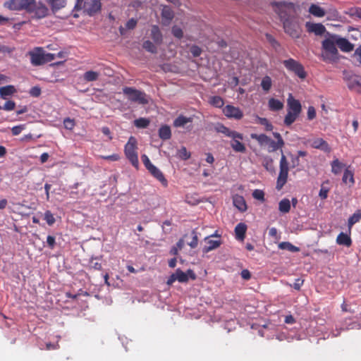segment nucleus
Wrapping results in <instances>:
<instances>
[{"instance_id":"obj_34","label":"nucleus","mask_w":361,"mask_h":361,"mask_svg":"<svg viewBox=\"0 0 361 361\" xmlns=\"http://www.w3.org/2000/svg\"><path fill=\"white\" fill-rule=\"evenodd\" d=\"M361 220V210L356 211L349 219L348 226L349 228Z\"/></svg>"},{"instance_id":"obj_40","label":"nucleus","mask_w":361,"mask_h":361,"mask_svg":"<svg viewBox=\"0 0 361 361\" xmlns=\"http://www.w3.org/2000/svg\"><path fill=\"white\" fill-rule=\"evenodd\" d=\"M209 103L217 108H221L224 104L223 99L219 96L211 97L209 99Z\"/></svg>"},{"instance_id":"obj_38","label":"nucleus","mask_w":361,"mask_h":361,"mask_svg":"<svg viewBox=\"0 0 361 361\" xmlns=\"http://www.w3.org/2000/svg\"><path fill=\"white\" fill-rule=\"evenodd\" d=\"M279 247L281 250H287L293 252L299 251V248L298 247L294 246L289 242L280 243L279 244Z\"/></svg>"},{"instance_id":"obj_43","label":"nucleus","mask_w":361,"mask_h":361,"mask_svg":"<svg viewBox=\"0 0 361 361\" xmlns=\"http://www.w3.org/2000/svg\"><path fill=\"white\" fill-rule=\"evenodd\" d=\"M134 124L140 128H145L149 124V121L145 118H140L134 121Z\"/></svg>"},{"instance_id":"obj_50","label":"nucleus","mask_w":361,"mask_h":361,"mask_svg":"<svg viewBox=\"0 0 361 361\" xmlns=\"http://www.w3.org/2000/svg\"><path fill=\"white\" fill-rule=\"evenodd\" d=\"M192 239L190 242L188 243V244L191 248H195L197 246L198 244V237L195 231H192Z\"/></svg>"},{"instance_id":"obj_61","label":"nucleus","mask_w":361,"mask_h":361,"mask_svg":"<svg viewBox=\"0 0 361 361\" xmlns=\"http://www.w3.org/2000/svg\"><path fill=\"white\" fill-rule=\"evenodd\" d=\"M41 93V90L39 87L35 86L30 89V94L32 97H38Z\"/></svg>"},{"instance_id":"obj_44","label":"nucleus","mask_w":361,"mask_h":361,"mask_svg":"<svg viewBox=\"0 0 361 361\" xmlns=\"http://www.w3.org/2000/svg\"><path fill=\"white\" fill-rule=\"evenodd\" d=\"M267 145H268V151L271 152L281 148L284 145H279L278 142H274L269 138V141L267 142Z\"/></svg>"},{"instance_id":"obj_49","label":"nucleus","mask_w":361,"mask_h":361,"mask_svg":"<svg viewBox=\"0 0 361 361\" xmlns=\"http://www.w3.org/2000/svg\"><path fill=\"white\" fill-rule=\"evenodd\" d=\"M44 219L49 226L53 225L55 222V218L50 211H47L44 213Z\"/></svg>"},{"instance_id":"obj_33","label":"nucleus","mask_w":361,"mask_h":361,"mask_svg":"<svg viewBox=\"0 0 361 361\" xmlns=\"http://www.w3.org/2000/svg\"><path fill=\"white\" fill-rule=\"evenodd\" d=\"M331 171L336 175L339 174L341 172L343 168L344 167V165L338 159H334L331 162Z\"/></svg>"},{"instance_id":"obj_23","label":"nucleus","mask_w":361,"mask_h":361,"mask_svg":"<svg viewBox=\"0 0 361 361\" xmlns=\"http://www.w3.org/2000/svg\"><path fill=\"white\" fill-rule=\"evenodd\" d=\"M233 204L240 211L244 212L247 209V205L244 198L240 195H235L233 197Z\"/></svg>"},{"instance_id":"obj_22","label":"nucleus","mask_w":361,"mask_h":361,"mask_svg":"<svg viewBox=\"0 0 361 361\" xmlns=\"http://www.w3.org/2000/svg\"><path fill=\"white\" fill-rule=\"evenodd\" d=\"M151 37L157 44H161L163 41L162 34L157 25H153L151 29Z\"/></svg>"},{"instance_id":"obj_32","label":"nucleus","mask_w":361,"mask_h":361,"mask_svg":"<svg viewBox=\"0 0 361 361\" xmlns=\"http://www.w3.org/2000/svg\"><path fill=\"white\" fill-rule=\"evenodd\" d=\"M252 139L257 140L260 145H267V142L269 141V137L264 134H255L252 133L250 135Z\"/></svg>"},{"instance_id":"obj_8","label":"nucleus","mask_w":361,"mask_h":361,"mask_svg":"<svg viewBox=\"0 0 361 361\" xmlns=\"http://www.w3.org/2000/svg\"><path fill=\"white\" fill-rule=\"evenodd\" d=\"M288 173V163L284 154H282L280 160V172L277 179L276 188L281 190L287 180Z\"/></svg>"},{"instance_id":"obj_28","label":"nucleus","mask_w":361,"mask_h":361,"mask_svg":"<svg viewBox=\"0 0 361 361\" xmlns=\"http://www.w3.org/2000/svg\"><path fill=\"white\" fill-rule=\"evenodd\" d=\"M336 243L339 245L349 247L351 245V239L347 234L341 233L336 238Z\"/></svg>"},{"instance_id":"obj_53","label":"nucleus","mask_w":361,"mask_h":361,"mask_svg":"<svg viewBox=\"0 0 361 361\" xmlns=\"http://www.w3.org/2000/svg\"><path fill=\"white\" fill-rule=\"evenodd\" d=\"M190 51L193 56L197 57L200 55L202 50L197 46H192L190 49Z\"/></svg>"},{"instance_id":"obj_35","label":"nucleus","mask_w":361,"mask_h":361,"mask_svg":"<svg viewBox=\"0 0 361 361\" xmlns=\"http://www.w3.org/2000/svg\"><path fill=\"white\" fill-rule=\"evenodd\" d=\"M269 106L271 110L279 111L283 109V104L278 99L271 98L269 101Z\"/></svg>"},{"instance_id":"obj_4","label":"nucleus","mask_w":361,"mask_h":361,"mask_svg":"<svg viewBox=\"0 0 361 361\" xmlns=\"http://www.w3.org/2000/svg\"><path fill=\"white\" fill-rule=\"evenodd\" d=\"M35 2V0H8L4 3V6L10 11L25 10L30 12Z\"/></svg>"},{"instance_id":"obj_29","label":"nucleus","mask_w":361,"mask_h":361,"mask_svg":"<svg viewBox=\"0 0 361 361\" xmlns=\"http://www.w3.org/2000/svg\"><path fill=\"white\" fill-rule=\"evenodd\" d=\"M246 229L247 227L245 224L242 223L238 224L235 228L236 238L240 240H243L245 238Z\"/></svg>"},{"instance_id":"obj_42","label":"nucleus","mask_w":361,"mask_h":361,"mask_svg":"<svg viewBox=\"0 0 361 361\" xmlns=\"http://www.w3.org/2000/svg\"><path fill=\"white\" fill-rule=\"evenodd\" d=\"M257 123L264 126L265 130L271 131L273 130V126L265 118L257 117Z\"/></svg>"},{"instance_id":"obj_19","label":"nucleus","mask_w":361,"mask_h":361,"mask_svg":"<svg viewBox=\"0 0 361 361\" xmlns=\"http://www.w3.org/2000/svg\"><path fill=\"white\" fill-rule=\"evenodd\" d=\"M348 87L351 90L361 92V78L357 76L351 77L348 81Z\"/></svg>"},{"instance_id":"obj_17","label":"nucleus","mask_w":361,"mask_h":361,"mask_svg":"<svg viewBox=\"0 0 361 361\" xmlns=\"http://www.w3.org/2000/svg\"><path fill=\"white\" fill-rule=\"evenodd\" d=\"M287 103L289 111L300 114L301 111V104L298 100L295 99L291 94H289Z\"/></svg>"},{"instance_id":"obj_48","label":"nucleus","mask_w":361,"mask_h":361,"mask_svg":"<svg viewBox=\"0 0 361 361\" xmlns=\"http://www.w3.org/2000/svg\"><path fill=\"white\" fill-rule=\"evenodd\" d=\"M143 47L147 51L151 52V53H156L157 52V47L155 45L150 41L147 40L143 43Z\"/></svg>"},{"instance_id":"obj_18","label":"nucleus","mask_w":361,"mask_h":361,"mask_svg":"<svg viewBox=\"0 0 361 361\" xmlns=\"http://www.w3.org/2000/svg\"><path fill=\"white\" fill-rule=\"evenodd\" d=\"M204 241H205L206 245L204 246V247L202 249V251L204 253H207L214 249H216L221 244V240H211V239H209V237H206L204 238Z\"/></svg>"},{"instance_id":"obj_7","label":"nucleus","mask_w":361,"mask_h":361,"mask_svg":"<svg viewBox=\"0 0 361 361\" xmlns=\"http://www.w3.org/2000/svg\"><path fill=\"white\" fill-rule=\"evenodd\" d=\"M189 278L195 279L196 276L191 269H188L186 272H183L180 269H178L175 273L171 275L167 281L168 285H171L176 281L180 283H186L188 281Z\"/></svg>"},{"instance_id":"obj_27","label":"nucleus","mask_w":361,"mask_h":361,"mask_svg":"<svg viewBox=\"0 0 361 361\" xmlns=\"http://www.w3.org/2000/svg\"><path fill=\"white\" fill-rule=\"evenodd\" d=\"M48 4L51 6L53 11H58L66 4V0H47Z\"/></svg>"},{"instance_id":"obj_57","label":"nucleus","mask_w":361,"mask_h":361,"mask_svg":"<svg viewBox=\"0 0 361 361\" xmlns=\"http://www.w3.org/2000/svg\"><path fill=\"white\" fill-rule=\"evenodd\" d=\"M353 58L357 62L361 63V45L356 49L353 55Z\"/></svg>"},{"instance_id":"obj_51","label":"nucleus","mask_w":361,"mask_h":361,"mask_svg":"<svg viewBox=\"0 0 361 361\" xmlns=\"http://www.w3.org/2000/svg\"><path fill=\"white\" fill-rule=\"evenodd\" d=\"M172 33L177 38H181L183 35V30L176 25L172 27Z\"/></svg>"},{"instance_id":"obj_6","label":"nucleus","mask_w":361,"mask_h":361,"mask_svg":"<svg viewBox=\"0 0 361 361\" xmlns=\"http://www.w3.org/2000/svg\"><path fill=\"white\" fill-rule=\"evenodd\" d=\"M123 92L128 97V99L132 102L142 104L148 103L147 95L141 91L132 87H125L123 88Z\"/></svg>"},{"instance_id":"obj_9","label":"nucleus","mask_w":361,"mask_h":361,"mask_svg":"<svg viewBox=\"0 0 361 361\" xmlns=\"http://www.w3.org/2000/svg\"><path fill=\"white\" fill-rule=\"evenodd\" d=\"M283 64L286 68L293 71L299 78L303 79L306 76V73L304 71L302 66L294 59H290L285 60Z\"/></svg>"},{"instance_id":"obj_58","label":"nucleus","mask_w":361,"mask_h":361,"mask_svg":"<svg viewBox=\"0 0 361 361\" xmlns=\"http://www.w3.org/2000/svg\"><path fill=\"white\" fill-rule=\"evenodd\" d=\"M15 102L13 101H8L3 106V109L6 111H11L15 108Z\"/></svg>"},{"instance_id":"obj_31","label":"nucleus","mask_w":361,"mask_h":361,"mask_svg":"<svg viewBox=\"0 0 361 361\" xmlns=\"http://www.w3.org/2000/svg\"><path fill=\"white\" fill-rule=\"evenodd\" d=\"M233 140L231 142V145L233 150L238 152H244L245 151V145L240 142V139L232 138Z\"/></svg>"},{"instance_id":"obj_10","label":"nucleus","mask_w":361,"mask_h":361,"mask_svg":"<svg viewBox=\"0 0 361 361\" xmlns=\"http://www.w3.org/2000/svg\"><path fill=\"white\" fill-rule=\"evenodd\" d=\"M214 129L218 132V133H221L224 135H225L226 136L228 137H231V138H238V139H243V136L242 134L236 132V131H233V130H230L229 128H226V126H224L223 124L221 123H216L214 126Z\"/></svg>"},{"instance_id":"obj_54","label":"nucleus","mask_w":361,"mask_h":361,"mask_svg":"<svg viewBox=\"0 0 361 361\" xmlns=\"http://www.w3.org/2000/svg\"><path fill=\"white\" fill-rule=\"evenodd\" d=\"M269 234L270 236L274 238L276 241H278L280 239V235L278 234V231L276 228H271L269 231Z\"/></svg>"},{"instance_id":"obj_37","label":"nucleus","mask_w":361,"mask_h":361,"mask_svg":"<svg viewBox=\"0 0 361 361\" xmlns=\"http://www.w3.org/2000/svg\"><path fill=\"white\" fill-rule=\"evenodd\" d=\"M280 212L287 213L290 209V202L288 199H283L280 201L279 204Z\"/></svg>"},{"instance_id":"obj_60","label":"nucleus","mask_w":361,"mask_h":361,"mask_svg":"<svg viewBox=\"0 0 361 361\" xmlns=\"http://www.w3.org/2000/svg\"><path fill=\"white\" fill-rule=\"evenodd\" d=\"M90 267L97 270L102 269V264L97 262V259H92L90 261Z\"/></svg>"},{"instance_id":"obj_36","label":"nucleus","mask_w":361,"mask_h":361,"mask_svg":"<svg viewBox=\"0 0 361 361\" xmlns=\"http://www.w3.org/2000/svg\"><path fill=\"white\" fill-rule=\"evenodd\" d=\"M159 135L162 140H169L171 136L170 128L167 126L160 128L159 130Z\"/></svg>"},{"instance_id":"obj_11","label":"nucleus","mask_w":361,"mask_h":361,"mask_svg":"<svg viewBox=\"0 0 361 361\" xmlns=\"http://www.w3.org/2000/svg\"><path fill=\"white\" fill-rule=\"evenodd\" d=\"M30 13H33L37 18H42L48 15L49 9L44 4L38 2L37 4L35 3L31 7Z\"/></svg>"},{"instance_id":"obj_2","label":"nucleus","mask_w":361,"mask_h":361,"mask_svg":"<svg viewBox=\"0 0 361 361\" xmlns=\"http://www.w3.org/2000/svg\"><path fill=\"white\" fill-rule=\"evenodd\" d=\"M336 35L326 32L322 41L321 57L326 62H333L338 59Z\"/></svg>"},{"instance_id":"obj_24","label":"nucleus","mask_w":361,"mask_h":361,"mask_svg":"<svg viewBox=\"0 0 361 361\" xmlns=\"http://www.w3.org/2000/svg\"><path fill=\"white\" fill-rule=\"evenodd\" d=\"M192 121V117H185L183 116H179L178 118H176L174 121L173 124L176 127H185L186 125L189 123H191Z\"/></svg>"},{"instance_id":"obj_62","label":"nucleus","mask_w":361,"mask_h":361,"mask_svg":"<svg viewBox=\"0 0 361 361\" xmlns=\"http://www.w3.org/2000/svg\"><path fill=\"white\" fill-rule=\"evenodd\" d=\"M328 192L329 189L322 185L320 189L319 195L322 199H326L327 197Z\"/></svg>"},{"instance_id":"obj_55","label":"nucleus","mask_w":361,"mask_h":361,"mask_svg":"<svg viewBox=\"0 0 361 361\" xmlns=\"http://www.w3.org/2000/svg\"><path fill=\"white\" fill-rule=\"evenodd\" d=\"M25 129V125H20L17 126H14L12 128V133L13 135H19L23 130Z\"/></svg>"},{"instance_id":"obj_26","label":"nucleus","mask_w":361,"mask_h":361,"mask_svg":"<svg viewBox=\"0 0 361 361\" xmlns=\"http://www.w3.org/2000/svg\"><path fill=\"white\" fill-rule=\"evenodd\" d=\"M16 88L13 85H7L0 87V95L6 99L7 96H10L16 92Z\"/></svg>"},{"instance_id":"obj_64","label":"nucleus","mask_w":361,"mask_h":361,"mask_svg":"<svg viewBox=\"0 0 361 361\" xmlns=\"http://www.w3.org/2000/svg\"><path fill=\"white\" fill-rule=\"evenodd\" d=\"M302 283H303V280H302L300 279H298L295 280V283H293V287L295 290H300V287L302 285Z\"/></svg>"},{"instance_id":"obj_39","label":"nucleus","mask_w":361,"mask_h":361,"mask_svg":"<svg viewBox=\"0 0 361 361\" xmlns=\"http://www.w3.org/2000/svg\"><path fill=\"white\" fill-rule=\"evenodd\" d=\"M299 116L298 114L288 111V114L285 117L284 123L287 126L291 125Z\"/></svg>"},{"instance_id":"obj_59","label":"nucleus","mask_w":361,"mask_h":361,"mask_svg":"<svg viewBox=\"0 0 361 361\" xmlns=\"http://www.w3.org/2000/svg\"><path fill=\"white\" fill-rule=\"evenodd\" d=\"M141 158H142V161L144 165L145 166V167L147 168V169H148L152 166H153V164L150 162V160L147 155L143 154Z\"/></svg>"},{"instance_id":"obj_3","label":"nucleus","mask_w":361,"mask_h":361,"mask_svg":"<svg viewBox=\"0 0 361 361\" xmlns=\"http://www.w3.org/2000/svg\"><path fill=\"white\" fill-rule=\"evenodd\" d=\"M30 56V63L38 66L55 59V54L47 53L42 47H35L27 54Z\"/></svg>"},{"instance_id":"obj_56","label":"nucleus","mask_w":361,"mask_h":361,"mask_svg":"<svg viewBox=\"0 0 361 361\" xmlns=\"http://www.w3.org/2000/svg\"><path fill=\"white\" fill-rule=\"evenodd\" d=\"M64 126L66 129L71 130L75 126L73 120L70 118H66L63 121Z\"/></svg>"},{"instance_id":"obj_15","label":"nucleus","mask_w":361,"mask_h":361,"mask_svg":"<svg viewBox=\"0 0 361 361\" xmlns=\"http://www.w3.org/2000/svg\"><path fill=\"white\" fill-rule=\"evenodd\" d=\"M305 26L308 32H314L317 35H324L327 32L325 27L321 23L307 22Z\"/></svg>"},{"instance_id":"obj_20","label":"nucleus","mask_w":361,"mask_h":361,"mask_svg":"<svg viewBox=\"0 0 361 361\" xmlns=\"http://www.w3.org/2000/svg\"><path fill=\"white\" fill-rule=\"evenodd\" d=\"M161 16L163 18V25H168L173 18V13L169 7L164 6L162 9Z\"/></svg>"},{"instance_id":"obj_46","label":"nucleus","mask_w":361,"mask_h":361,"mask_svg":"<svg viewBox=\"0 0 361 361\" xmlns=\"http://www.w3.org/2000/svg\"><path fill=\"white\" fill-rule=\"evenodd\" d=\"M261 86L264 91H269L271 87V80L270 77H264L262 80Z\"/></svg>"},{"instance_id":"obj_45","label":"nucleus","mask_w":361,"mask_h":361,"mask_svg":"<svg viewBox=\"0 0 361 361\" xmlns=\"http://www.w3.org/2000/svg\"><path fill=\"white\" fill-rule=\"evenodd\" d=\"M177 156L181 159L186 160L190 158V153L187 151L185 147H181L177 152Z\"/></svg>"},{"instance_id":"obj_13","label":"nucleus","mask_w":361,"mask_h":361,"mask_svg":"<svg viewBox=\"0 0 361 361\" xmlns=\"http://www.w3.org/2000/svg\"><path fill=\"white\" fill-rule=\"evenodd\" d=\"M101 8L100 0H85L84 9L90 15L97 12Z\"/></svg>"},{"instance_id":"obj_63","label":"nucleus","mask_w":361,"mask_h":361,"mask_svg":"<svg viewBox=\"0 0 361 361\" xmlns=\"http://www.w3.org/2000/svg\"><path fill=\"white\" fill-rule=\"evenodd\" d=\"M315 116H316V111H315L314 108L312 106H310L308 108V111H307L308 119L312 120L315 117Z\"/></svg>"},{"instance_id":"obj_30","label":"nucleus","mask_w":361,"mask_h":361,"mask_svg":"<svg viewBox=\"0 0 361 361\" xmlns=\"http://www.w3.org/2000/svg\"><path fill=\"white\" fill-rule=\"evenodd\" d=\"M99 73L93 71H89L83 74V80L86 82L96 81L99 76Z\"/></svg>"},{"instance_id":"obj_14","label":"nucleus","mask_w":361,"mask_h":361,"mask_svg":"<svg viewBox=\"0 0 361 361\" xmlns=\"http://www.w3.org/2000/svg\"><path fill=\"white\" fill-rule=\"evenodd\" d=\"M308 142L313 148L319 149L326 152H330V147L329 146L328 143L322 138H312L309 140Z\"/></svg>"},{"instance_id":"obj_1","label":"nucleus","mask_w":361,"mask_h":361,"mask_svg":"<svg viewBox=\"0 0 361 361\" xmlns=\"http://www.w3.org/2000/svg\"><path fill=\"white\" fill-rule=\"evenodd\" d=\"M272 6L283 22L285 32L292 37H299L300 27L298 20L293 16L295 12L294 4L286 2H274Z\"/></svg>"},{"instance_id":"obj_41","label":"nucleus","mask_w":361,"mask_h":361,"mask_svg":"<svg viewBox=\"0 0 361 361\" xmlns=\"http://www.w3.org/2000/svg\"><path fill=\"white\" fill-rule=\"evenodd\" d=\"M137 25V20L134 18H131L126 24V27H120L119 31L121 35H123L126 29L132 30Z\"/></svg>"},{"instance_id":"obj_12","label":"nucleus","mask_w":361,"mask_h":361,"mask_svg":"<svg viewBox=\"0 0 361 361\" xmlns=\"http://www.w3.org/2000/svg\"><path fill=\"white\" fill-rule=\"evenodd\" d=\"M223 111L226 116L238 120L240 119L243 116V112L238 107L231 105L225 106Z\"/></svg>"},{"instance_id":"obj_25","label":"nucleus","mask_w":361,"mask_h":361,"mask_svg":"<svg viewBox=\"0 0 361 361\" xmlns=\"http://www.w3.org/2000/svg\"><path fill=\"white\" fill-rule=\"evenodd\" d=\"M309 12L312 15L319 18L324 17L326 14L325 11L322 8L316 4H312L310 6V7L309 8Z\"/></svg>"},{"instance_id":"obj_52","label":"nucleus","mask_w":361,"mask_h":361,"mask_svg":"<svg viewBox=\"0 0 361 361\" xmlns=\"http://www.w3.org/2000/svg\"><path fill=\"white\" fill-rule=\"evenodd\" d=\"M252 196L256 200H264V194L262 190H255L252 192Z\"/></svg>"},{"instance_id":"obj_16","label":"nucleus","mask_w":361,"mask_h":361,"mask_svg":"<svg viewBox=\"0 0 361 361\" xmlns=\"http://www.w3.org/2000/svg\"><path fill=\"white\" fill-rule=\"evenodd\" d=\"M336 41L338 42L337 47H338L342 51L349 52L353 51L354 49V45L353 44L345 38L341 37L338 35H336Z\"/></svg>"},{"instance_id":"obj_21","label":"nucleus","mask_w":361,"mask_h":361,"mask_svg":"<svg viewBox=\"0 0 361 361\" xmlns=\"http://www.w3.org/2000/svg\"><path fill=\"white\" fill-rule=\"evenodd\" d=\"M147 170L154 177H155L161 183H162L164 185H166L167 181L165 179L163 173L159 169H157L155 166L153 165Z\"/></svg>"},{"instance_id":"obj_5","label":"nucleus","mask_w":361,"mask_h":361,"mask_svg":"<svg viewBox=\"0 0 361 361\" xmlns=\"http://www.w3.org/2000/svg\"><path fill=\"white\" fill-rule=\"evenodd\" d=\"M137 141L135 137H130L125 146V154L133 166H138V157L136 152Z\"/></svg>"},{"instance_id":"obj_47","label":"nucleus","mask_w":361,"mask_h":361,"mask_svg":"<svg viewBox=\"0 0 361 361\" xmlns=\"http://www.w3.org/2000/svg\"><path fill=\"white\" fill-rule=\"evenodd\" d=\"M348 180L351 184L354 183L353 173L350 170L345 169L343 176V181L345 183H348Z\"/></svg>"}]
</instances>
